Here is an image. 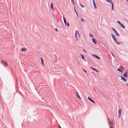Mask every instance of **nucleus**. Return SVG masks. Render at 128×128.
<instances>
[{"instance_id":"f257e3e1","label":"nucleus","mask_w":128,"mask_h":128,"mask_svg":"<svg viewBox=\"0 0 128 128\" xmlns=\"http://www.w3.org/2000/svg\"><path fill=\"white\" fill-rule=\"evenodd\" d=\"M79 33L77 30H76L75 34V37L76 40H78V36L79 37Z\"/></svg>"},{"instance_id":"f03ea898","label":"nucleus","mask_w":128,"mask_h":128,"mask_svg":"<svg viewBox=\"0 0 128 128\" xmlns=\"http://www.w3.org/2000/svg\"><path fill=\"white\" fill-rule=\"evenodd\" d=\"M1 63L5 66H8V64L6 61L2 60L1 61Z\"/></svg>"},{"instance_id":"7ed1b4c3","label":"nucleus","mask_w":128,"mask_h":128,"mask_svg":"<svg viewBox=\"0 0 128 128\" xmlns=\"http://www.w3.org/2000/svg\"><path fill=\"white\" fill-rule=\"evenodd\" d=\"M106 0L107 2H110L111 3L112 7V11L113 10H114V8L113 3L112 1L111 0Z\"/></svg>"},{"instance_id":"20e7f679","label":"nucleus","mask_w":128,"mask_h":128,"mask_svg":"<svg viewBox=\"0 0 128 128\" xmlns=\"http://www.w3.org/2000/svg\"><path fill=\"white\" fill-rule=\"evenodd\" d=\"M117 22L119 24V25L123 28H125V27L120 22V21H118Z\"/></svg>"},{"instance_id":"39448f33","label":"nucleus","mask_w":128,"mask_h":128,"mask_svg":"<svg viewBox=\"0 0 128 128\" xmlns=\"http://www.w3.org/2000/svg\"><path fill=\"white\" fill-rule=\"evenodd\" d=\"M63 19L64 20V23L65 25L66 26H69V24L68 22L67 24L66 21V20L64 16H63Z\"/></svg>"},{"instance_id":"423d86ee","label":"nucleus","mask_w":128,"mask_h":128,"mask_svg":"<svg viewBox=\"0 0 128 128\" xmlns=\"http://www.w3.org/2000/svg\"><path fill=\"white\" fill-rule=\"evenodd\" d=\"M112 30L114 31V33L116 34L118 36H120V34L117 32L116 31L114 28L112 27Z\"/></svg>"},{"instance_id":"0eeeda50","label":"nucleus","mask_w":128,"mask_h":128,"mask_svg":"<svg viewBox=\"0 0 128 128\" xmlns=\"http://www.w3.org/2000/svg\"><path fill=\"white\" fill-rule=\"evenodd\" d=\"M121 109H119L118 110V117L120 118L121 114Z\"/></svg>"},{"instance_id":"6e6552de","label":"nucleus","mask_w":128,"mask_h":128,"mask_svg":"<svg viewBox=\"0 0 128 128\" xmlns=\"http://www.w3.org/2000/svg\"><path fill=\"white\" fill-rule=\"evenodd\" d=\"M88 99L90 101L92 102L94 104L95 103V102L93 100H92V98H90L89 97H88Z\"/></svg>"},{"instance_id":"1a4fd4ad","label":"nucleus","mask_w":128,"mask_h":128,"mask_svg":"<svg viewBox=\"0 0 128 128\" xmlns=\"http://www.w3.org/2000/svg\"><path fill=\"white\" fill-rule=\"evenodd\" d=\"M76 95L77 97L78 98L81 99L79 95L78 94V92H76Z\"/></svg>"},{"instance_id":"9d476101","label":"nucleus","mask_w":128,"mask_h":128,"mask_svg":"<svg viewBox=\"0 0 128 128\" xmlns=\"http://www.w3.org/2000/svg\"><path fill=\"white\" fill-rule=\"evenodd\" d=\"M92 40L93 43L95 44H96V40L94 38H92Z\"/></svg>"},{"instance_id":"9b49d317","label":"nucleus","mask_w":128,"mask_h":128,"mask_svg":"<svg viewBox=\"0 0 128 128\" xmlns=\"http://www.w3.org/2000/svg\"><path fill=\"white\" fill-rule=\"evenodd\" d=\"M92 56H93L94 57H95L96 58H97L98 59H100V58L98 57V56L94 54H92Z\"/></svg>"},{"instance_id":"f8f14e48","label":"nucleus","mask_w":128,"mask_h":128,"mask_svg":"<svg viewBox=\"0 0 128 128\" xmlns=\"http://www.w3.org/2000/svg\"><path fill=\"white\" fill-rule=\"evenodd\" d=\"M121 79L123 81H124L125 82H126L127 81V80L125 78L122 76H121Z\"/></svg>"},{"instance_id":"ddd939ff","label":"nucleus","mask_w":128,"mask_h":128,"mask_svg":"<svg viewBox=\"0 0 128 128\" xmlns=\"http://www.w3.org/2000/svg\"><path fill=\"white\" fill-rule=\"evenodd\" d=\"M127 75V72H125L123 74L124 76L125 77H127L128 76Z\"/></svg>"},{"instance_id":"4468645a","label":"nucleus","mask_w":128,"mask_h":128,"mask_svg":"<svg viewBox=\"0 0 128 128\" xmlns=\"http://www.w3.org/2000/svg\"><path fill=\"white\" fill-rule=\"evenodd\" d=\"M40 59L41 60V64L42 65H44V60L41 57H40Z\"/></svg>"},{"instance_id":"2eb2a0df","label":"nucleus","mask_w":128,"mask_h":128,"mask_svg":"<svg viewBox=\"0 0 128 128\" xmlns=\"http://www.w3.org/2000/svg\"><path fill=\"white\" fill-rule=\"evenodd\" d=\"M26 50V48H22L21 49V50L23 52H24Z\"/></svg>"},{"instance_id":"dca6fc26","label":"nucleus","mask_w":128,"mask_h":128,"mask_svg":"<svg viewBox=\"0 0 128 128\" xmlns=\"http://www.w3.org/2000/svg\"><path fill=\"white\" fill-rule=\"evenodd\" d=\"M114 41L118 44H119V45H120V44L117 41V40L116 39H115V40H114Z\"/></svg>"},{"instance_id":"f3484780","label":"nucleus","mask_w":128,"mask_h":128,"mask_svg":"<svg viewBox=\"0 0 128 128\" xmlns=\"http://www.w3.org/2000/svg\"><path fill=\"white\" fill-rule=\"evenodd\" d=\"M54 6L52 3L51 4V8L52 9H54Z\"/></svg>"},{"instance_id":"a211bd4d","label":"nucleus","mask_w":128,"mask_h":128,"mask_svg":"<svg viewBox=\"0 0 128 128\" xmlns=\"http://www.w3.org/2000/svg\"><path fill=\"white\" fill-rule=\"evenodd\" d=\"M117 70H118V71L119 72H123V70H121V69L120 68H118L117 69Z\"/></svg>"},{"instance_id":"6ab92c4d","label":"nucleus","mask_w":128,"mask_h":128,"mask_svg":"<svg viewBox=\"0 0 128 128\" xmlns=\"http://www.w3.org/2000/svg\"><path fill=\"white\" fill-rule=\"evenodd\" d=\"M111 36H112V38H113V39L114 40H115V39H116V38H115L114 36V35L112 34H111Z\"/></svg>"},{"instance_id":"aec40b11","label":"nucleus","mask_w":128,"mask_h":128,"mask_svg":"<svg viewBox=\"0 0 128 128\" xmlns=\"http://www.w3.org/2000/svg\"><path fill=\"white\" fill-rule=\"evenodd\" d=\"M93 5L94 6V8L95 9H96L97 8V7H96V4L95 3H93Z\"/></svg>"},{"instance_id":"412c9836","label":"nucleus","mask_w":128,"mask_h":128,"mask_svg":"<svg viewBox=\"0 0 128 128\" xmlns=\"http://www.w3.org/2000/svg\"><path fill=\"white\" fill-rule=\"evenodd\" d=\"M90 68L92 69L93 70H94V71H95L96 70V68H93L92 67H91Z\"/></svg>"},{"instance_id":"4be33fe9","label":"nucleus","mask_w":128,"mask_h":128,"mask_svg":"<svg viewBox=\"0 0 128 128\" xmlns=\"http://www.w3.org/2000/svg\"><path fill=\"white\" fill-rule=\"evenodd\" d=\"M74 10H75V12H76V13L77 14V16L78 17V14L75 8H74Z\"/></svg>"},{"instance_id":"5701e85b","label":"nucleus","mask_w":128,"mask_h":128,"mask_svg":"<svg viewBox=\"0 0 128 128\" xmlns=\"http://www.w3.org/2000/svg\"><path fill=\"white\" fill-rule=\"evenodd\" d=\"M80 55H81V56L82 58L83 59H84V56L82 54H81Z\"/></svg>"},{"instance_id":"b1692460","label":"nucleus","mask_w":128,"mask_h":128,"mask_svg":"<svg viewBox=\"0 0 128 128\" xmlns=\"http://www.w3.org/2000/svg\"><path fill=\"white\" fill-rule=\"evenodd\" d=\"M108 122H109V125H110V126H111V122L110 121H109V120H108Z\"/></svg>"},{"instance_id":"393cba45","label":"nucleus","mask_w":128,"mask_h":128,"mask_svg":"<svg viewBox=\"0 0 128 128\" xmlns=\"http://www.w3.org/2000/svg\"><path fill=\"white\" fill-rule=\"evenodd\" d=\"M79 4L82 8H84V6L80 4V3Z\"/></svg>"},{"instance_id":"a878e982","label":"nucleus","mask_w":128,"mask_h":128,"mask_svg":"<svg viewBox=\"0 0 128 128\" xmlns=\"http://www.w3.org/2000/svg\"><path fill=\"white\" fill-rule=\"evenodd\" d=\"M90 36L91 38L94 37V36L92 34H90Z\"/></svg>"},{"instance_id":"bb28decb","label":"nucleus","mask_w":128,"mask_h":128,"mask_svg":"<svg viewBox=\"0 0 128 128\" xmlns=\"http://www.w3.org/2000/svg\"><path fill=\"white\" fill-rule=\"evenodd\" d=\"M71 2L74 5L75 4L74 3V1L73 0H71Z\"/></svg>"},{"instance_id":"cd10ccee","label":"nucleus","mask_w":128,"mask_h":128,"mask_svg":"<svg viewBox=\"0 0 128 128\" xmlns=\"http://www.w3.org/2000/svg\"><path fill=\"white\" fill-rule=\"evenodd\" d=\"M82 70H83V71H84L85 72H86V73H87V72H86V70H84V69L83 68H82Z\"/></svg>"},{"instance_id":"c85d7f7f","label":"nucleus","mask_w":128,"mask_h":128,"mask_svg":"<svg viewBox=\"0 0 128 128\" xmlns=\"http://www.w3.org/2000/svg\"><path fill=\"white\" fill-rule=\"evenodd\" d=\"M77 65H78L80 64V62H78L76 64Z\"/></svg>"},{"instance_id":"c756f323","label":"nucleus","mask_w":128,"mask_h":128,"mask_svg":"<svg viewBox=\"0 0 128 128\" xmlns=\"http://www.w3.org/2000/svg\"><path fill=\"white\" fill-rule=\"evenodd\" d=\"M92 0L93 3H95L94 0Z\"/></svg>"},{"instance_id":"7c9ffc66","label":"nucleus","mask_w":128,"mask_h":128,"mask_svg":"<svg viewBox=\"0 0 128 128\" xmlns=\"http://www.w3.org/2000/svg\"><path fill=\"white\" fill-rule=\"evenodd\" d=\"M95 71L96 72H99L98 71V70H97L96 69V70Z\"/></svg>"},{"instance_id":"2f4dec72","label":"nucleus","mask_w":128,"mask_h":128,"mask_svg":"<svg viewBox=\"0 0 128 128\" xmlns=\"http://www.w3.org/2000/svg\"><path fill=\"white\" fill-rule=\"evenodd\" d=\"M81 20L83 22H84V20L82 18L81 19Z\"/></svg>"},{"instance_id":"473e14b6","label":"nucleus","mask_w":128,"mask_h":128,"mask_svg":"<svg viewBox=\"0 0 128 128\" xmlns=\"http://www.w3.org/2000/svg\"><path fill=\"white\" fill-rule=\"evenodd\" d=\"M58 126L59 128H62L60 127V126L59 124H58Z\"/></svg>"},{"instance_id":"72a5a7b5","label":"nucleus","mask_w":128,"mask_h":128,"mask_svg":"<svg viewBox=\"0 0 128 128\" xmlns=\"http://www.w3.org/2000/svg\"><path fill=\"white\" fill-rule=\"evenodd\" d=\"M55 30H56L57 32H58V30L56 28L55 29Z\"/></svg>"},{"instance_id":"f704fd0d","label":"nucleus","mask_w":128,"mask_h":128,"mask_svg":"<svg viewBox=\"0 0 128 128\" xmlns=\"http://www.w3.org/2000/svg\"><path fill=\"white\" fill-rule=\"evenodd\" d=\"M121 67L122 68H123V70H124V68L123 67H122V66H121Z\"/></svg>"},{"instance_id":"c9c22d12","label":"nucleus","mask_w":128,"mask_h":128,"mask_svg":"<svg viewBox=\"0 0 128 128\" xmlns=\"http://www.w3.org/2000/svg\"><path fill=\"white\" fill-rule=\"evenodd\" d=\"M94 90L95 91H96V90H95V88H94Z\"/></svg>"},{"instance_id":"e433bc0d","label":"nucleus","mask_w":128,"mask_h":128,"mask_svg":"<svg viewBox=\"0 0 128 128\" xmlns=\"http://www.w3.org/2000/svg\"><path fill=\"white\" fill-rule=\"evenodd\" d=\"M83 50H84V51H85V52H86V51H85V50L84 49Z\"/></svg>"},{"instance_id":"4c0bfd02","label":"nucleus","mask_w":128,"mask_h":128,"mask_svg":"<svg viewBox=\"0 0 128 128\" xmlns=\"http://www.w3.org/2000/svg\"><path fill=\"white\" fill-rule=\"evenodd\" d=\"M110 128H112V127H110Z\"/></svg>"},{"instance_id":"58836bf2","label":"nucleus","mask_w":128,"mask_h":128,"mask_svg":"<svg viewBox=\"0 0 128 128\" xmlns=\"http://www.w3.org/2000/svg\"><path fill=\"white\" fill-rule=\"evenodd\" d=\"M127 86H128V84H127Z\"/></svg>"},{"instance_id":"ea45409f","label":"nucleus","mask_w":128,"mask_h":128,"mask_svg":"<svg viewBox=\"0 0 128 128\" xmlns=\"http://www.w3.org/2000/svg\"><path fill=\"white\" fill-rule=\"evenodd\" d=\"M128 2V0H126Z\"/></svg>"}]
</instances>
